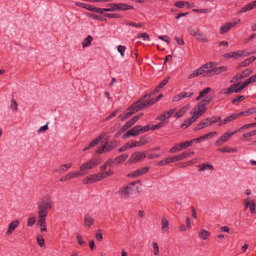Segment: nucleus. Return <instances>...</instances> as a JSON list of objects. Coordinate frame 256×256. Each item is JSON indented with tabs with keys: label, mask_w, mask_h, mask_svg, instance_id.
Returning <instances> with one entry per match:
<instances>
[{
	"label": "nucleus",
	"mask_w": 256,
	"mask_h": 256,
	"mask_svg": "<svg viewBox=\"0 0 256 256\" xmlns=\"http://www.w3.org/2000/svg\"><path fill=\"white\" fill-rule=\"evenodd\" d=\"M52 198L47 195L39 200L37 202L38 217H46L48 211L53 206Z\"/></svg>",
	"instance_id": "obj_1"
},
{
	"label": "nucleus",
	"mask_w": 256,
	"mask_h": 256,
	"mask_svg": "<svg viewBox=\"0 0 256 256\" xmlns=\"http://www.w3.org/2000/svg\"><path fill=\"white\" fill-rule=\"evenodd\" d=\"M146 96L147 95H144L138 100L134 102L130 106H129L126 109L128 112H126L124 115H120L119 118H120L121 120H126L128 118H130L132 114L146 107V104H143L142 102V100L146 98Z\"/></svg>",
	"instance_id": "obj_2"
},
{
	"label": "nucleus",
	"mask_w": 256,
	"mask_h": 256,
	"mask_svg": "<svg viewBox=\"0 0 256 256\" xmlns=\"http://www.w3.org/2000/svg\"><path fill=\"white\" fill-rule=\"evenodd\" d=\"M100 164V162L98 158L90 160L88 162L82 164L80 167V172L83 174V176L87 174V171L88 170L94 168Z\"/></svg>",
	"instance_id": "obj_3"
},
{
	"label": "nucleus",
	"mask_w": 256,
	"mask_h": 256,
	"mask_svg": "<svg viewBox=\"0 0 256 256\" xmlns=\"http://www.w3.org/2000/svg\"><path fill=\"white\" fill-rule=\"evenodd\" d=\"M207 108L204 105V101H200L192 108L190 114H193L198 118L200 116H202L206 110Z\"/></svg>",
	"instance_id": "obj_4"
},
{
	"label": "nucleus",
	"mask_w": 256,
	"mask_h": 256,
	"mask_svg": "<svg viewBox=\"0 0 256 256\" xmlns=\"http://www.w3.org/2000/svg\"><path fill=\"white\" fill-rule=\"evenodd\" d=\"M150 130V125L142 126L140 125H137L132 128L128 130V134L130 136H135L140 134L144 133Z\"/></svg>",
	"instance_id": "obj_5"
},
{
	"label": "nucleus",
	"mask_w": 256,
	"mask_h": 256,
	"mask_svg": "<svg viewBox=\"0 0 256 256\" xmlns=\"http://www.w3.org/2000/svg\"><path fill=\"white\" fill-rule=\"evenodd\" d=\"M250 54L246 52V51L238 50L236 52H230L226 53L223 54V57L226 58H234L236 59L239 56H247L250 55Z\"/></svg>",
	"instance_id": "obj_6"
},
{
	"label": "nucleus",
	"mask_w": 256,
	"mask_h": 256,
	"mask_svg": "<svg viewBox=\"0 0 256 256\" xmlns=\"http://www.w3.org/2000/svg\"><path fill=\"white\" fill-rule=\"evenodd\" d=\"M151 94H152V93L149 94L147 95V96L144 100H142V102L143 104H146V107L150 106L152 104H154L155 102H158L161 98L162 97V94H160L158 95L157 98L154 100L152 98H151Z\"/></svg>",
	"instance_id": "obj_7"
},
{
	"label": "nucleus",
	"mask_w": 256,
	"mask_h": 256,
	"mask_svg": "<svg viewBox=\"0 0 256 256\" xmlns=\"http://www.w3.org/2000/svg\"><path fill=\"white\" fill-rule=\"evenodd\" d=\"M136 182H132L130 184L129 186L121 188L118 192L123 196V197L127 198L129 195L132 194V186H134Z\"/></svg>",
	"instance_id": "obj_8"
},
{
	"label": "nucleus",
	"mask_w": 256,
	"mask_h": 256,
	"mask_svg": "<svg viewBox=\"0 0 256 256\" xmlns=\"http://www.w3.org/2000/svg\"><path fill=\"white\" fill-rule=\"evenodd\" d=\"M236 132V131H234V132L229 133L226 132L223 135L220 136L219 139L216 140L215 142V145L216 146H220L223 143L226 142L233 134Z\"/></svg>",
	"instance_id": "obj_9"
},
{
	"label": "nucleus",
	"mask_w": 256,
	"mask_h": 256,
	"mask_svg": "<svg viewBox=\"0 0 256 256\" xmlns=\"http://www.w3.org/2000/svg\"><path fill=\"white\" fill-rule=\"evenodd\" d=\"M240 83H236L232 84L230 88H228L226 90H223L220 92L224 94L225 95H228L234 92L239 93L240 92L238 91L239 89L238 86Z\"/></svg>",
	"instance_id": "obj_10"
},
{
	"label": "nucleus",
	"mask_w": 256,
	"mask_h": 256,
	"mask_svg": "<svg viewBox=\"0 0 256 256\" xmlns=\"http://www.w3.org/2000/svg\"><path fill=\"white\" fill-rule=\"evenodd\" d=\"M98 176L97 174L88 175L82 180V182L86 184L94 183L100 181Z\"/></svg>",
	"instance_id": "obj_11"
},
{
	"label": "nucleus",
	"mask_w": 256,
	"mask_h": 256,
	"mask_svg": "<svg viewBox=\"0 0 256 256\" xmlns=\"http://www.w3.org/2000/svg\"><path fill=\"white\" fill-rule=\"evenodd\" d=\"M148 166L143 167L134 170L133 172L128 174L129 177L136 178L146 174L149 170Z\"/></svg>",
	"instance_id": "obj_12"
},
{
	"label": "nucleus",
	"mask_w": 256,
	"mask_h": 256,
	"mask_svg": "<svg viewBox=\"0 0 256 256\" xmlns=\"http://www.w3.org/2000/svg\"><path fill=\"white\" fill-rule=\"evenodd\" d=\"M146 157L145 152H136L132 154L130 160L132 162H135L140 161L141 160L144 159Z\"/></svg>",
	"instance_id": "obj_13"
},
{
	"label": "nucleus",
	"mask_w": 256,
	"mask_h": 256,
	"mask_svg": "<svg viewBox=\"0 0 256 256\" xmlns=\"http://www.w3.org/2000/svg\"><path fill=\"white\" fill-rule=\"evenodd\" d=\"M193 92H182L172 98V102H178L182 98H190L193 95Z\"/></svg>",
	"instance_id": "obj_14"
},
{
	"label": "nucleus",
	"mask_w": 256,
	"mask_h": 256,
	"mask_svg": "<svg viewBox=\"0 0 256 256\" xmlns=\"http://www.w3.org/2000/svg\"><path fill=\"white\" fill-rule=\"evenodd\" d=\"M252 72V70L250 69H246L242 72L241 73L236 74L234 78V80H238L250 76Z\"/></svg>",
	"instance_id": "obj_15"
},
{
	"label": "nucleus",
	"mask_w": 256,
	"mask_h": 256,
	"mask_svg": "<svg viewBox=\"0 0 256 256\" xmlns=\"http://www.w3.org/2000/svg\"><path fill=\"white\" fill-rule=\"evenodd\" d=\"M213 62H210L206 63L201 66L200 68H202V74L204 73V76H206L210 77V72L212 70V66L213 64Z\"/></svg>",
	"instance_id": "obj_16"
},
{
	"label": "nucleus",
	"mask_w": 256,
	"mask_h": 256,
	"mask_svg": "<svg viewBox=\"0 0 256 256\" xmlns=\"http://www.w3.org/2000/svg\"><path fill=\"white\" fill-rule=\"evenodd\" d=\"M148 140L146 136H142L140 138V140L138 142L136 141H132L130 146H129L130 148H132L134 147L140 146H143L148 143Z\"/></svg>",
	"instance_id": "obj_17"
},
{
	"label": "nucleus",
	"mask_w": 256,
	"mask_h": 256,
	"mask_svg": "<svg viewBox=\"0 0 256 256\" xmlns=\"http://www.w3.org/2000/svg\"><path fill=\"white\" fill-rule=\"evenodd\" d=\"M174 109H171L168 112L161 114L156 118V120L162 121L165 118H168L174 114Z\"/></svg>",
	"instance_id": "obj_18"
},
{
	"label": "nucleus",
	"mask_w": 256,
	"mask_h": 256,
	"mask_svg": "<svg viewBox=\"0 0 256 256\" xmlns=\"http://www.w3.org/2000/svg\"><path fill=\"white\" fill-rule=\"evenodd\" d=\"M256 59V58L254 56H252L250 58H248L247 59L245 60L244 61H242L240 62L238 66H237V68L238 70L246 66H248L250 63L254 61Z\"/></svg>",
	"instance_id": "obj_19"
},
{
	"label": "nucleus",
	"mask_w": 256,
	"mask_h": 256,
	"mask_svg": "<svg viewBox=\"0 0 256 256\" xmlns=\"http://www.w3.org/2000/svg\"><path fill=\"white\" fill-rule=\"evenodd\" d=\"M20 222L18 220H16L14 221H12L9 224L8 229L6 232V234L8 235L10 234L16 228L19 224Z\"/></svg>",
	"instance_id": "obj_20"
},
{
	"label": "nucleus",
	"mask_w": 256,
	"mask_h": 256,
	"mask_svg": "<svg viewBox=\"0 0 256 256\" xmlns=\"http://www.w3.org/2000/svg\"><path fill=\"white\" fill-rule=\"evenodd\" d=\"M197 119L196 116L193 115L190 118L185 120L184 122L181 124L180 128H186L187 127L191 125L192 123L194 122Z\"/></svg>",
	"instance_id": "obj_21"
},
{
	"label": "nucleus",
	"mask_w": 256,
	"mask_h": 256,
	"mask_svg": "<svg viewBox=\"0 0 256 256\" xmlns=\"http://www.w3.org/2000/svg\"><path fill=\"white\" fill-rule=\"evenodd\" d=\"M189 106H183L174 114V116L176 118H181L186 112L189 110Z\"/></svg>",
	"instance_id": "obj_22"
},
{
	"label": "nucleus",
	"mask_w": 256,
	"mask_h": 256,
	"mask_svg": "<svg viewBox=\"0 0 256 256\" xmlns=\"http://www.w3.org/2000/svg\"><path fill=\"white\" fill-rule=\"evenodd\" d=\"M256 8V0L253 1L247 4L245 6L242 8L239 12H244L247 10H252Z\"/></svg>",
	"instance_id": "obj_23"
},
{
	"label": "nucleus",
	"mask_w": 256,
	"mask_h": 256,
	"mask_svg": "<svg viewBox=\"0 0 256 256\" xmlns=\"http://www.w3.org/2000/svg\"><path fill=\"white\" fill-rule=\"evenodd\" d=\"M114 6L116 7L117 10H126L131 9H134V7L125 4L118 3L114 4Z\"/></svg>",
	"instance_id": "obj_24"
},
{
	"label": "nucleus",
	"mask_w": 256,
	"mask_h": 256,
	"mask_svg": "<svg viewBox=\"0 0 256 256\" xmlns=\"http://www.w3.org/2000/svg\"><path fill=\"white\" fill-rule=\"evenodd\" d=\"M245 206L247 208L250 206L251 212L253 213L255 212V204L253 200H250V198L248 197L245 200Z\"/></svg>",
	"instance_id": "obj_25"
},
{
	"label": "nucleus",
	"mask_w": 256,
	"mask_h": 256,
	"mask_svg": "<svg viewBox=\"0 0 256 256\" xmlns=\"http://www.w3.org/2000/svg\"><path fill=\"white\" fill-rule=\"evenodd\" d=\"M72 163H68L67 164H63L58 168L55 171L59 172L60 174H63L68 169L70 168L72 166Z\"/></svg>",
	"instance_id": "obj_26"
},
{
	"label": "nucleus",
	"mask_w": 256,
	"mask_h": 256,
	"mask_svg": "<svg viewBox=\"0 0 256 256\" xmlns=\"http://www.w3.org/2000/svg\"><path fill=\"white\" fill-rule=\"evenodd\" d=\"M221 120L220 116H213L211 118H207L205 120L207 121L209 126H211L215 123H216Z\"/></svg>",
	"instance_id": "obj_27"
},
{
	"label": "nucleus",
	"mask_w": 256,
	"mask_h": 256,
	"mask_svg": "<svg viewBox=\"0 0 256 256\" xmlns=\"http://www.w3.org/2000/svg\"><path fill=\"white\" fill-rule=\"evenodd\" d=\"M194 154V152H184L181 154L176 156L178 161L184 160L185 158L189 157Z\"/></svg>",
	"instance_id": "obj_28"
},
{
	"label": "nucleus",
	"mask_w": 256,
	"mask_h": 256,
	"mask_svg": "<svg viewBox=\"0 0 256 256\" xmlns=\"http://www.w3.org/2000/svg\"><path fill=\"white\" fill-rule=\"evenodd\" d=\"M170 78H166L155 88L152 94L158 92L167 84Z\"/></svg>",
	"instance_id": "obj_29"
},
{
	"label": "nucleus",
	"mask_w": 256,
	"mask_h": 256,
	"mask_svg": "<svg viewBox=\"0 0 256 256\" xmlns=\"http://www.w3.org/2000/svg\"><path fill=\"white\" fill-rule=\"evenodd\" d=\"M196 40L202 42H208V39L205 34L199 31L197 34H196Z\"/></svg>",
	"instance_id": "obj_30"
},
{
	"label": "nucleus",
	"mask_w": 256,
	"mask_h": 256,
	"mask_svg": "<svg viewBox=\"0 0 256 256\" xmlns=\"http://www.w3.org/2000/svg\"><path fill=\"white\" fill-rule=\"evenodd\" d=\"M94 219L89 214H86L84 216V222L90 228L94 224Z\"/></svg>",
	"instance_id": "obj_31"
},
{
	"label": "nucleus",
	"mask_w": 256,
	"mask_h": 256,
	"mask_svg": "<svg viewBox=\"0 0 256 256\" xmlns=\"http://www.w3.org/2000/svg\"><path fill=\"white\" fill-rule=\"evenodd\" d=\"M208 123L207 121L204 120L200 122L198 125L194 128V131H198L200 130H202L204 128L208 126Z\"/></svg>",
	"instance_id": "obj_32"
},
{
	"label": "nucleus",
	"mask_w": 256,
	"mask_h": 256,
	"mask_svg": "<svg viewBox=\"0 0 256 256\" xmlns=\"http://www.w3.org/2000/svg\"><path fill=\"white\" fill-rule=\"evenodd\" d=\"M104 136L102 134H100L96 138L93 140L89 144V148H94L104 138Z\"/></svg>",
	"instance_id": "obj_33"
},
{
	"label": "nucleus",
	"mask_w": 256,
	"mask_h": 256,
	"mask_svg": "<svg viewBox=\"0 0 256 256\" xmlns=\"http://www.w3.org/2000/svg\"><path fill=\"white\" fill-rule=\"evenodd\" d=\"M212 90V88H206L202 91H200L199 93V96H198L196 100H198L201 98H203L206 96L207 94H208Z\"/></svg>",
	"instance_id": "obj_34"
},
{
	"label": "nucleus",
	"mask_w": 256,
	"mask_h": 256,
	"mask_svg": "<svg viewBox=\"0 0 256 256\" xmlns=\"http://www.w3.org/2000/svg\"><path fill=\"white\" fill-rule=\"evenodd\" d=\"M134 124L130 120L121 128L118 133L121 134L124 132Z\"/></svg>",
	"instance_id": "obj_35"
},
{
	"label": "nucleus",
	"mask_w": 256,
	"mask_h": 256,
	"mask_svg": "<svg viewBox=\"0 0 256 256\" xmlns=\"http://www.w3.org/2000/svg\"><path fill=\"white\" fill-rule=\"evenodd\" d=\"M128 156L126 154H122L121 155L115 158L114 161L116 164L123 162L127 158Z\"/></svg>",
	"instance_id": "obj_36"
},
{
	"label": "nucleus",
	"mask_w": 256,
	"mask_h": 256,
	"mask_svg": "<svg viewBox=\"0 0 256 256\" xmlns=\"http://www.w3.org/2000/svg\"><path fill=\"white\" fill-rule=\"evenodd\" d=\"M82 174H83L80 172V171L79 172L77 171V172H70L68 174H67V176H68L69 180H70L72 178H75L76 177L82 176Z\"/></svg>",
	"instance_id": "obj_37"
},
{
	"label": "nucleus",
	"mask_w": 256,
	"mask_h": 256,
	"mask_svg": "<svg viewBox=\"0 0 256 256\" xmlns=\"http://www.w3.org/2000/svg\"><path fill=\"white\" fill-rule=\"evenodd\" d=\"M93 40L91 36H88L82 42V46L83 48L88 46Z\"/></svg>",
	"instance_id": "obj_38"
},
{
	"label": "nucleus",
	"mask_w": 256,
	"mask_h": 256,
	"mask_svg": "<svg viewBox=\"0 0 256 256\" xmlns=\"http://www.w3.org/2000/svg\"><path fill=\"white\" fill-rule=\"evenodd\" d=\"M218 151L224 153V152H228V153H230V152H237V150L235 148H230L228 147H224L222 148H220L218 150Z\"/></svg>",
	"instance_id": "obj_39"
},
{
	"label": "nucleus",
	"mask_w": 256,
	"mask_h": 256,
	"mask_svg": "<svg viewBox=\"0 0 256 256\" xmlns=\"http://www.w3.org/2000/svg\"><path fill=\"white\" fill-rule=\"evenodd\" d=\"M199 236L203 240L207 239L210 235V233L204 230H202L198 234Z\"/></svg>",
	"instance_id": "obj_40"
},
{
	"label": "nucleus",
	"mask_w": 256,
	"mask_h": 256,
	"mask_svg": "<svg viewBox=\"0 0 256 256\" xmlns=\"http://www.w3.org/2000/svg\"><path fill=\"white\" fill-rule=\"evenodd\" d=\"M117 146L116 142V140L112 141L110 144L106 146V152H110L115 148Z\"/></svg>",
	"instance_id": "obj_41"
},
{
	"label": "nucleus",
	"mask_w": 256,
	"mask_h": 256,
	"mask_svg": "<svg viewBox=\"0 0 256 256\" xmlns=\"http://www.w3.org/2000/svg\"><path fill=\"white\" fill-rule=\"evenodd\" d=\"M202 68H199L197 70H196L194 71V72L192 74H190L188 76V78H192L194 77L198 76L199 75L202 74Z\"/></svg>",
	"instance_id": "obj_42"
},
{
	"label": "nucleus",
	"mask_w": 256,
	"mask_h": 256,
	"mask_svg": "<svg viewBox=\"0 0 256 256\" xmlns=\"http://www.w3.org/2000/svg\"><path fill=\"white\" fill-rule=\"evenodd\" d=\"M162 232H166L168 230V222L166 218H162Z\"/></svg>",
	"instance_id": "obj_43"
},
{
	"label": "nucleus",
	"mask_w": 256,
	"mask_h": 256,
	"mask_svg": "<svg viewBox=\"0 0 256 256\" xmlns=\"http://www.w3.org/2000/svg\"><path fill=\"white\" fill-rule=\"evenodd\" d=\"M180 148L182 150L186 149L192 144V141H187L178 144Z\"/></svg>",
	"instance_id": "obj_44"
},
{
	"label": "nucleus",
	"mask_w": 256,
	"mask_h": 256,
	"mask_svg": "<svg viewBox=\"0 0 256 256\" xmlns=\"http://www.w3.org/2000/svg\"><path fill=\"white\" fill-rule=\"evenodd\" d=\"M240 22V19H237L234 20H233L232 22L226 23L228 30H230V29L232 28L234 26H235L236 24H238Z\"/></svg>",
	"instance_id": "obj_45"
},
{
	"label": "nucleus",
	"mask_w": 256,
	"mask_h": 256,
	"mask_svg": "<svg viewBox=\"0 0 256 256\" xmlns=\"http://www.w3.org/2000/svg\"><path fill=\"white\" fill-rule=\"evenodd\" d=\"M88 16L94 20H99L100 21H106V19L102 16H100L94 14H89Z\"/></svg>",
	"instance_id": "obj_46"
},
{
	"label": "nucleus",
	"mask_w": 256,
	"mask_h": 256,
	"mask_svg": "<svg viewBox=\"0 0 256 256\" xmlns=\"http://www.w3.org/2000/svg\"><path fill=\"white\" fill-rule=\"evenodd\" d=\"M244 99V96L241 95L236 97L232 100V103L234 105H238V103L242 102Z\"/></svg>",
	"instance_id": "obj_47"
},
{
	"label": "nucleus",
	"mask_w": 256,
	"mask_h": 256,
	"mask_svg": "<svg viewBox=\"0 0 256 256\" xmlns=\"http://www.w3.org/2000/svg\"><path fill=\"white\" fill-rule=\"evenodd\" d=\"M164 160V162L166 165L171 162H178L176 156L166 158Z\"/></svg>",
	"instance_id": "obj_48"
},
{
	"label": "nucleus",
	"mask_w": 256,
	"mask_h": 256,
	"mask_svg": "<svg viewBox=\"0 0 256 256\" xmlns=\"http://www.w3.org/2000/svg\"><path fill=\"white\" fill-rule=\"evenodd\" d=\"M75 4L76 6L83 8L89 10H90V8H91V5L87 4L82 3L80 2H76Z\"/></svg>",
	"instance_id": "obj_49"
},
{
	"label": "nucleus",
	"mask_w": 256,
	"mask_h": 256,
	"mask_svg": "<svg viewBox=\"0 0 256 256\" xmlns=\"http://www.w3.org/2000/svg\"><path fill=\"white\" fill-rule=\"evenodd\" d=\"M38 224H40L41 228L46 227V217H38Z\"/></svg>",
	"instance_id": "obj_50"
},
{
	"label": "nucleus",
	"mask_w": 256,
	"mask_h": 256,
	"mask_svg": "<svg viewBox=\"0 0 256 256\" xmlns=\"http://www.w3.org/2000/svg\"><path fill=\"white\" fill-rule=\"evenodd\" d=\"M165 126V124L163 122H158V124L156 125L152 126L150 128V130H152L160 128H161L164 127Z\"/></svg>",
	"instance_id": "obj_51"
},
{
	"label": "nucleus",
	"mask_w": 256,
	"mask_h": 256,
	"mask_svg": "<svg viewBox=\"0 0 256 256\" xmlns=\"http://www.w3.org/2000/svg\"><path fill=\"white\" fill-rule=\"evenodd\" d=\"M104 16L110 18H120L122 16L118 14H108L105 13L104 14Z\"/></svg>",
	"instance_id": "obj_52"
},
{
	"label": "nucleus",
	"mask_w": 256,
	"mask_h": 256,
	"mask_svg": "<svg viewBox=\"0 0 256 256\" xmlns=\"http://www.w3.org/2000/svg\"><path fill=\"white\" fill-rule=\"evenodd\" d=\"M180 150H181L180 148V146H179L178 144H175L173 147H172V148H170L169 152L170 153L172 154L176 152H178V151H180Z\"/></svg>",
	"instance_id": "obj_53"
},
{
	"label": "nucleus",
	"mask_w": 256,
	"mask_h": 256,
	"mask_svg": "<svg viewBox=\"0 0 256 256\" xmlns=\"http://www.w3.org/2000/svg\"><path fill=\"white\" fill-rule=\"evenodd\" d=\"M110 161H111V159H109L108 160L106 161L102 166L100 167V169L101 172L104 171L106 169L108 165L111 166Z\"/></svg>",
	"instance_id": "obj_54"
},
{
	"label": "nucleus",
	"mask_w": 256,
	"mask_h": 256,
	"mask_svg": "<svg viewBox=\"0 0 256 256\" xmlns=\"http://www.w3.org/2000/svg\"><path fill=\"white\" fill-rule=\"evenodd\" d=\"M210 76H214V74H220V70L218 67L214 68H212V70L210 72Z\"/></svg>",
	"instance_id": "obj_55"
},
{
	"label": "nucleus",
	"mask_w": 256,
	"mask_h": 256,
	"mask_svg": "<svg viewBox=\"0 0 256 256\" xmlns=\"http://www.w3.org/2000/svg\"><path fill=\"white\" fill-rule=\"evenodd\" d=\"M107 144V142H106L105 144L102 146L100 148L96 150V152L98 154H102L103 152H106V146Z\"/></svg>",
	"instance_id": "obj_56"
},
{
	"label": "nucleus",
	"mask_w": 256,
	"mask_h": 256,
	"mask_svg": "<svg viewBox=\"0 0 256 256\" xmlns=\"http://www.w3.org/2000/svg\"><path fill=\"white\" fill-rule=\"evenodd\" d=\"M37 242L38 243V244L40 246H44V240L42 236H37Z\"/></svg>",
	"instance_id": "obj_57"
},
{
	"label": "nucleus",
	"mask_w": 256,
	"mask_h": 256,
	"mask_svg": "<svg viewBox=\"0 0 256 256\" xmlns=\"http://www.w3.org/2000/svg\"><path fill=\"white\" fill-rule=\"evenodd\" d=\"M90 10L96 13L102 14V10L101 8H98L91 6V8Z\"/></svg>",
	"instance_id": "obj_58"
},
{
	"label": "nucleus",
	"mask_w": 256,
	"mask_h": 256,
	"mask_svg": "<svg viewBox=\"0 0 256 256\" xmlns=\"http://www.w3.org/2000/svg\"><path fill=\"white\" fill-rule=\"evenodd\" d=\"M228 30H228V28L227 27V25L226 24L222 26L220 28V34H224L226 33Z\"/></svg>",
	"instance_id": "obj_59"
},
{
	"label": "nucleus",
	"mask_w": 256,
	"mask_h": 256,
	"mask_svg": "<svg viewBox=\"0 0 256 256\" xmlns=\"http://www.w3.org/2000/svg\"><path fill=\"white\" fill-rule=\"evenodd\" d=\"M254 113H256V108H250L245 110L246 116H248Z\"/></svg>",
	"instance_id": "obj_60"
},
{
	"label": "nucleus",
	"mask_w": 256,
	"mask_h": 256,
	"mask_svg": "<svg viewBox=\"0 0 256 256\" xmlns=\"http://www.w3.org/2000/svg\"><path fill=\"white\" fill-rule=\"evenodd\" d=\"M36 220L34 217L28 218L27 225L28 226H32L35 223Z\"/></svg>",
	"instance_id": "obj_61"
},
{
	"label": "nucleus",
	"mask_w": 256,
	"mask_h": 256,
	"mask_svg": "<svg viewBox=\"0 0 256 256\" xmlns=\"http://www.w3.org/2000/svg\"><path fill=\"white\" fill-rule=\"evenodd\" d=\"M138 38H143L144 40H150V36L146 33H141L138 36Z\"/></svg>",
	"instance_id": "obj_62"
},
{
	"label": "nucleus",
	"mask_w": 256,
	"mask_h": 256,
	"mask_svg": "<svg viewBox=\"0 0 256 256\" xmlns=\"http://www.w3.org/2000/svg\"><path fill=\"white\" fill-rule=\"evenodd\" d=\"M188 32L191 36L196 37V34H197L199 30H196L193 28L190 27L188 28Z\"/></svg>",
	"instance_id": "obj_63"
},
{
	"label": "nucleus",
	"mask_w": 256,
	"mask_h": 256,
	"mask_svg": "<svg viewBox=\"0 0 256 256\" xmlns=\"http://www.w3.org/2000/svg\"><path fill=\"white\" fill-rule=\"evenodd\" d=\"M126 47L121 45L118 46V50L120 54V55L122 56H124V53L126 50Z\"/></svg>",
	"instance_id": "obj_64"
}]
</instances>
